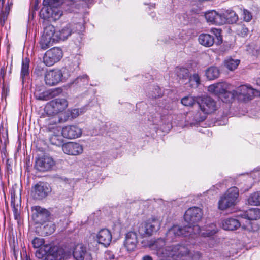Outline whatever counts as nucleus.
I'll return each instance as SVG.
<instances>
[{
  "label": "nucleus",
  "instance_id": "1",
  "mask_svg": "<svg viewBox=\"0 0 260 260\" xmlns=\"http://www.w3.org/2000/svg\"><path fill=\"white\" fill-rule=\"evenodd\" d=\"M217 232V229L214 224H211L207 228L206 232H202L200 226L194 224H189L181 228L178 225H174L166 233V240L167 242H171L181 236H192L201 234L204 237H210Z\"/></svg>",
  "mask_w": 260,
  "mask_h": 260
},
{
  "label": "nucleus",
  "instance_id": "2",
  "mask_svg": "<svg viewBox=\"0 0 260 260\" xmlns=\"http://www.w3.org/2000/svg\"><path fill=\"white\" fill-rule=\"evenodd\" d=\"M165 243L164 239L159 238L151 246L153 248L156 249V254L158 256L168 258H173L174 256L179 257L186 255L189 253L186 247L180 245L164 247Z\"/></svg>",
  "mask_w": 260,
  "mask_h": 260
},
{
  "label": "nucleus",
  "instance_id": "3",
  "mask_svg": "<svg viewBox=\"0 0 260 260\" xmlns=\"http://www.w3.org/2000/svg\"><path fill=\"white\" fill-rule=\"evenodd\" d=\"M46 255L44 260H75L70 252L65 251L58 247L45 246L38 253L39 257Z\"/></svg>",
  "mask_w": 260,
  "mask_h": 260
},
{
  "label": "nucleus",
  "instance_id": "4",
  "mask_svg": "<svg viewBox=\"0 0 260 260\" xmlns=\"http://www.w3.org/2000/svg\"><path fill=\"white\" fill-rule=\"evenodd\" d=\"M76 1L77 0H43V5L52 9L51 16L55 20H57L62 15V12L58 9L57 7L61 6L65 8L66 6H72Z\"/></svg>",
  "mask_w": 260,
  "mask_h": 260
},
{
  "label": "nucleus",
  "instance_id": "5",
  "mask_svg": "<svg viewBox=\"0 0 260 260\" xmlns=\"http://www.w3.org/2000/svg\"><path fill=\"white\" fill-rule=\"evenodd\" d=\"M235 92L236 98L242 102H248L255 96H260V91L247 85L239 86L235 90Z\"/></svg>",
  "mask_w": 260,
  "mask_h": 260
},
{
  "label": "nucleus",
  "instance_id": "6",
  "mask_svg": "<svg viewBox=\"0 0 260 260\" xmlns=\"http://www.w3.org/2000/svg\"><path fill=\"white\" fill-rule=\"evenodd\" d=\"M45 119L46 127L48 132L59 133L60 128L58 126L60 123L64 122L69 118V113H62L60 115L51 114Z\"/></svg>",
  "mask_w": 260,
  "mask_h": 260
},
{
  "label": "nucleus",
  "instance_id": "7",
  "mask_svg": "<svg viewBox=\"0 0 260 260\" xmlns=\"http://www.w3.org/2000/svg\"><path fill=\"white\" fill-rule=\"evenodd\" d=\"M68 103L64 98H57L48 103L45 111L48 115L57 114L64 111L68 107Z\"/></svg>",
  "mask_w": 260,
  "mask_h": 260
},
{
  "label": "nucleus",
  "instance_id": "8",
  "mask_svg": "<svg viewBox=\"0 0 260 260\" xmlns=\"http://www.w3.org/2000/svg\"><path fill=\"white\" fill-rule=\"evenodd\" d=\"M161 223L159 219L155 217L149 219L139 228L140 234L150 236L157 232L160 228Z\"/></svg>",
  "mask_w": 260,
  "mask_h": 260
},
{
  "label": "nucleus",
  "instance_id": "9",
  "mask_svg": "<svg viewBox=\"0 0 260 260\" xmlns=\"http://www.w3.org/2000/svg\"><path fill=\"white\" fill-rule=\"evenodd\" d=\"M51 188L49 185L44 182H39L31 188V196L37 200H41L48 196Z\"/></svg>",
  "mask_w": 260,
  "mask_h": 260
},
{
  "label": "nucleus",
  "instance_id": "10",
  "mask_svg": "<svg viewBox=\"0 0 260 260\" xmlns=\"http://www.w3.org/2000/svg\"><path fill=\"white\" fill-rule=\"evenodd\" d=\"M62 50L58 47L52 48L47 51L43 56V62L50 67L59 61L62 57Z\"/></svg>",
  "mask_w": 260,
  "mask_h": 260
},
{
  "label": "nucleus",
  "instance_id": "11",
  "mask_svg": "<svg viewBox=\"0 0 260 260\" xmlns=\"http://www.w3.org/2000/svg\"><path fill=\"white\" fill-rule=\"evenodd\" d=\"M55 165L53 158L48 155H43L36 159L35 168L40 172L48 171Z\"/></svg>",
  "mask_w": 260,
  "mask_h": 260
},
{
  "label": "nucleus",
  "instance_id": "12",
  "mask_svg": "<svg viewBox=\"0 0 260 260\" xmlns=\"http://www.w3.org/2000/svg\"><path fill=\"white\" fill-rule=\"evenodd\" d=\"M202 212L200 208L193 207L189 208L185 213L184 218L189 224H194L199 221L202 217Z\"/></svg>",
  "mask_w": 260,
  "mask_h": 260
},
{
  "label": "nucleus",
  "instance_id": "13",
  "mask_svg": "<svg viewBox=\"0 0 260 260\" xmlns=\"http://www.w3.org/2000/svg\"><path fill=\"white\" fill-rule=\"evenodd\" d=\"M220 15L221 19H219V23H221V25L226 23L233 24L236 23L238 19V15L232 9H221Z\"/></svg>",
  "mask_w": 260,
  "mask_h": 260
},
{
  "label": "nucleus",
  "instance_id": "14",
  "mask_svg": "<svg viewBox=\"0 0 260 260\" xmlns=\"http://www.w3.org/2000/svg\"><path fill=\"white\" fill-rule=\"evenodd\" d=\"M62 75L61 70H53L46 72L44 80L45 83L49 86H54L62 81Z\"/></svg>",
  "mask_w": 260,
  "mask_h": 260
},
{
  "label": "nucleus",
  "instance_id": "15",
  "mask_svg": "<svg viewBox=\"0 0 260 260\" xmlns=\"http://www.w3.org/2000/svg\"><path fill=\"white\" fill-rule=\"evenodd\" d=\"M199 105L201 111L206 114H210L217 109L216 102L209 96L202 98Z\"/></svg>",
  "mask_w": 260,
  "mask_h": 260
},
{
  "label": "nucleus",
  "instance_id": "16",
  "mask_svg": "<svg viewBox=\"0 0 260 260\" xmlns=\"http://www.w3.org/2000/svg\"><path fill=\"white\" fill-rule=\"evenodd\" d=\"M63 152L70 155H78L83 151V147L78 143L69 142L64 143L62 146Z\"/></svg>",
  "mask_w": 260,
  "mask_h": 260
},
{
  "label": "nucleus",
  "instance_id": "17",
  "mask_svg": "<svg viewBox=\"0 0 260 260\" xmlns=\"http://www.w3.org/2000/svg\"><path fill=\"white\" fill-rule=\"evenodd\" d=\"M72 255L76 260H92L90 254L87 252L86 247L82 244L75 245Z\"/></svg>",
  "mask_w": 260,
  "mask_h": 260
},
{
  "label": "nucleus",
  "instance_id": "18",
  "mask_svg": "<svg viewBox=\"0 0 260 260\" xmlns=\"http://www.w3.org/2000/svg\"><path fill=\"white\" fill-rule=\"evenodd\" d=\"M61 92L62 90L59 88L49 89L41 92L36 90L34 96L37 100L48 101L59 95Z\"/></svg>",
  "mask_w": 260,
  "mask_h": 260
},
{
  "label": "nucleus",
  "instance_id": "19",
  "mask_svg": "<svg viewBox=\"0 0 260 260\" xmlns=\"http://www.w3.org/2000/svg\"><path fill=\"white\" fill-rule=\"evenodd\" d=\"M61 134L64 138L75 139L81 136L82 130L76 125H67L62 128Z\"/></svg>",
  "mask_w": 260,
  "mask_h": 260
},
{
  "label": "nucleus",
  "instance_id": "20",
  "mask_svg": "<svg viewBox=\"0 0 260 260\" xmlns=\"http://www.w3.org/2000/svg\"><path fill=\"white\" fill-rule=\"evenodd\" d=\"M97 240L100 244L107 247L109 246L112 240V234L107 229L101 230L96 236Z\"/></svg>",
  "mask_w": 260,
  "mask_h": 260
},
{
  "label": "nucleus",
  "instance_id": "21",
  "mask_svg": "<svg viewBox=\"0 0 260 260\" xmlns=\"http://www.w3.org/2000/svg\"><path fill=\"white\" fill-rule=\"evenodd\" d=\"M73 25L71 23H69L66 26L56 31L55 39L56 41L60 40L64 41L70 36L73 32L74 28H72Z\"/></svg>",
  "mask_w": 260,
  "mask_h": 260
},
{
  "label": "nucleus",
  "instance_id": "22",
  "mask_svg": "<svg viewBox=\"0 0 260 260\" xmlns=\"http://www.w3.org/2000/svg\"><path fill=\"white\" fill-rule=\"evenodd\" d=\"M137 243V237L136 233L129 232L125 236L124 245L127 251H132L136 247Z\"/></svg>",
  "mask_w": 260,
  "mask_h": 260
},
{
  "label": "nucleus",
  "instance_id": "23",
  "mask_svg": "<svg viewBox=\"0 0 260 260\" xmlns=\"http://www.w3.org/2000/svg\"><path fill=\"white\" fill-rule=\"evenodd\" d=\"M240 226V221L235 218H229L222 221V226L225 230H235Z\"/></svg>",
  "mask_w": 260,
  "mask_h": 260
},
{
  "label": "nucleus",
  "instance_id": "24",
  "mask_svg": "<svg viewBox=\"0 0 260 260\" xmlns=\"http://www.w3.org/2000/svg\"><path fill=\"white\" fill-rule=\"evenodd\" d=\"M205 16L208 22L216 25H221V23L219 21V19H221L220 10L218 12L215 10L208 12L205 13Z\"/></svg>",
  "mask_w": 260,
  "mask_h": 260
},
{
  "label": "nucleus",
  "instance_id": "25",
  "mask_svg": "<svg viewBox=\"0 0 260 260\" xmlns=\"http://www.w3.org/2000/svg\"><path fill=\"white\" fill-rule=\"evenodd\" d=\"M11 205L13 208L14 218L18 220L20 219V205L19 204L20 200L18 199L16 200L14 192H11Z\"/></svg>",
  "mask_w": 260,
  "mask_h": 260
},
{
  "label": "nucleus",
  "instance_id": "26",
  "mask_svg": "<svg viewBox=\"0 0 260 260\" xmlns=\"http://www.w3.org/2000/svg\"><path fill=\"white\" fill-rule=\"evenodd\" d=\"M242 217L249 220H257L260 218V209L257 208H252L244 212Z\"/></svg>",
  "mask_w": 260,
  "mask_h": 260
},
{
  "label": "nucleus",
  "instance_id": "27",
  "mask_svg": "<svg viewBox=\"0 0 260 260\" xmlns=\"http://www.w3.org/2000/svg\"><path fill=\"white\" fill-rule=\"evenodd\" d=\"M206 117V114L203 112L198 111L189 117L187 121H190L191 126L198 125L200 122L203 121Z\"/></svg>",
  "mask_w": 260,
  "mask_h": 260
},
{
  "label": "nucleus",
  "instance_id": "28",
  "mask_svg": "<svg viewBox=\"0 0 260 260\" xmlns=\"http://www.w3.org/2000/svg\"><path fill=\"white\" fill-rule=\"evenodd\" d=\"M198 40L199 43L205 47H210L214 43L213 37L207 34H201L199 37Z\"/></svg>",
  "mask_w": 260,
  "mask_h": 260
},
{
  "label": "nucleus",
  "instance_id": "29",
  "mask_svg": "<svg viewBox=\"0 0 260 260\" xmlns=\"http://www.w3.org/2000/svg\"><path fill=\"white\" fill-rule=\"evenodd\" d=\"M32 244L33 245V247L35 248H39L38 250H37V251L36 252V255L39 258H41L43 257H39L38 256V253L39 252H40V250L45 246L49 245L51 247H55V246H52V245H51L50 244H44V239H43L42 238H38V237H36L35 238H34L33 239V240L32 241Z\"/></svg>",
  "mask_w": 260,
  "mask_h": 260
},
{
  "label": "nucleus",
  "instance_id": "30",
  "mask_svg": "<svg viewBox=\"0 0 260 260\" xmlns=\"http://www.w3.org/2000/svg\"><path fill=\"white\" fill-rule=\"evenodd\" d=\"M233 199H229L225 194L222 196L218 202V207L220 210H224L228 208L235 205V203L233 202Z\"/></svg>",
  "mask_w": 260,
  "mask_h": 260
},
{
  "label": "nucleus",
  "instance_id": "31",
  "mask_svg": "<svg viewBox=\"0 0 260 260\" xmlns=\"http://www.w3.org/2000/svg\"><path fill=\"white\" fill-rule=\"evenodd\" d=\"M205 74L209 80H214L219 77L220 71L217 67L212 66L206 70Z\"/></svg>",
  "mask_w": 260,
  "mask_h": 260
},
{
  "label": "nucleus",
  "instance_id": "32",
  "mask_svg": "<svg viewBox=\"0 0 260 260\" xmlns=\"http://www.w3.org/2000/svg\"><path fill=\"white\" fill-rule=\"evenodd\" d=\"M55 41H56L55 38L52 39L42 35L40 41V46L41 49L46 50L52 45Z\"/></svg>",
  "mask_w": 260,
  "mask_h": 260
},
{
  "label": "nucleus",
  "instance_id": "33",
  "mask_svg": "<svg viewBox=\"0 0 260 260\" xmlns=\"http://www.w3.org/2000/svg\"><path fill=\"white\" fill-rule=\"evenodd\" d=\"M219 98L224 103H231L236 98L235 90L229 91L226 90L219 95Z\"/></svg>",
  "mask_w": 260,
  "mask_h": 260
},
{
  "label": "nucleus",
  "instance_id": "34",
  "mask_svg": "<svg viewBox=\"0 0 260 260\" xmlns=\"http://www.w3.org/2000/svg\"><path fill=\"white\" fill-rule=\"evenodd\" d=\"M240 62L239 59H234L230 57L224 60V65L228 70L233 71L237 68Z\"/></svg>",
  "mask_w": 260,
  "mask_h": 260
},
{
  "label": "nucleus",
  "instance_id": "35",
  "mask_svg": "<svg viewBox=\"0 0 260 260\" xmlns=\"http://www.w3.org/2000/svg\"><path fill=\"white\" fill-rule=\"evenodd\" d=\"M229 199H233V202L236 203L239 196V189L236 187H232L229 188L224 194Z\"/></svg>",
  "mask_w": 260,
  "mask_h": 260
},
{
  "label": "nucleus",
  "instance_id": "36",
  "mask_svg": "<svg viewBox=\"0 0 260 260\" xmlns=\"http://www.w3.org/2000/svg\"><path fill=\"white\" fill-rule=\"evenodd\" d=\"M247 202L249 205L257 206L260 205V191L252 193L248 198Z\"/></svg>",
  "mask_w": 260,
  "mask_h": 260
},
{
  "label": "nucleus",
  "instance_id": "37",
  "mask_svg": "<svg viewBox=\"0 0 260 260\" xmlns=\"http://www.w3.org/2000/svg\"><path fill=\"white\" fill-rule=\"evenodd\" d=\"M29 60L27 58L22 60L21 71V78L23 82L24 77L29 74Z\"/></svg>",
  "mask_w": 260,
  "mask_h": 260
},
{
  "label": "nucleus",
  "instance_id": "38",
  "mask_svg": "<svg viewBox=\"0 0 260 260\" xmlns=\"http://www.w3.org/2000/svg\"><path fill=\"white\" fill-rule=\"evenodd\" d=\"M175 73L180 79H186L189 77L188 70L184 68H176Z\"/></svg>",
  "mask_w": 260,
  "mask_h": 260
},
{
  "label": "nucleus",
  "instance_id": "39",
  "mask_svg": "<svg viewBox=\"0 0 260 260\" xmlns=\"http://www.w3.org/2000/svg\"><path fill=\"white\" fill-rule=\"evenodd\" d=\"M53 133L49 137V141L52 145L56 146H60L62 144V139L59 135V133Z\"/></svg>",
  "mask_w": 260,
  "mask_h": 260
},
{
  "label": "nucleus",
  "instance_id": "40",
  "mask_svg": "<svg viewBox=\"0 0 260 260\" xmlns=\"http://www.w3.org/2000/svg\"><path fill=\"white\" fill-rule=\"evenodd\" d=\"M56 32L55 27L52 25H49L44 28L43 35L53 39L56 38Z\"/></svg>",
  "mask_w": 260,
  "mask_h": 260
},
{
  "label": "nucleus",
  "instance_id": "41",
  "mask_svg": "<svg viewBox=\"0 0 260 260\" xmlns=\"http://www.w3.org/2000/svg\"><path fill=\"white\" fill-rule=\"evenodd\" d=\"M236 32L239 36L245 37L248 35L249 30L244 24H239L237 25Z\"/></svg>",
  "mask_w": 260,
  "mask_h": 260
},
{
  "label": "nucleus",
  "instance_id": "42",
  "mask_svg": "<svg viewBox=\"0 0 260 260\" xmlns=\"http://www.w3.org/2000/svg\"><path fill=\"white\" fill-rule=\"evenodd\" d=\"M89 78L86 75H83L81 76L77 77L73 83L79 85L80 86L87 85L88 83Z\"/></svg>",
  "mask_w": 260,
  "mask_h": 260
},
{
  "label": "nucleus",
  "instance_id": "43",
  "mask_svg": "<svg viewBox=\"0 0 260 260\" xmlns=\"http://www.w3.org/2000/svg\"><path fill=\"white\" fill-rule=\"evenodd\" d=\"M196 102L195 98L191 96H187L181 99V103L185 106H192Z\"/></svg>",
  "mask_w": 260,
  "mask_h": 260
},
{
  "label": "nucleus",
  "instance_id": "44",
  "mask_svg": "<svg viewBox=\"0 0 260 260\" xmlns=\"http://www.w3.org/2000/svg\"><path fill=\"white\" fill-rule=\"evenodd\" d=\"M228 84L225 83H216L217 95L219 97L220 94L223 93L227 89Z\"/></svg>",
  "mask_w": 260,
  "mask_h": 260
},
{
  "label": "nucleus",
  "instance_id": "45",
  "mask_svg": "<svg viewBox=\"0 0 260 260\" xmlns=\"http://www.w3.org/2000/svg\"><path fill=\"white\" fill-rule=\"evenodd\" d=\"M55 226L52 223H48L43 227V232L46 235H51L55 231Z\"/></svg>",
  "mask_w": 260,
  "mask_h": 260
},
{
  "label": "nucleus",
  "instance_id": "46",
  "mask_svg": "<svg viewBox=\"0 0 260 260\" xmlns=\"http://www.w3.org/2000/svg\"><path fill=\"white\" fill-rule=\"evenodd\" d=\"M243 20L246 22H249L252 18V15L251 13L247 9H244L243 10Z\"/></svg>",
  "mask_w": 260,
  "mask_h": 260
},
{
  "label": "nucleus",
  "instance_id": "47",
  "mask_svg": "<svg viewBox=\"0 0 260 260\" xmlns=\"http://www.w3.org/2000/svg\"><path fill=\"white\" fill-rule=\"evenodd\" d=\"M189 81L192 85L194 83V85L197 87L200 83V79L199 75L197 74H193L192 76L190 77Z\"/></svg>",
  "mask_w": 260,
  "mask_h": 260
},
{
  "label": "nucleus",
  "instance_id": "48",
  "mask_svg": "<svg viewBox=\"0 0 260 260\" xmlns=\"http://www.w3.org/2000/svg\"><path fill=\"white\" fill-rule=\"evenodd\" d=\"M73 25L72 28H74L73 32L78 31L79 32H82L84 29V26L82 22H78L76 24H72Z\"/></svg>",
  "mask_w": 260,
  "mask_h": 260
},
{
  "label": "nucleus",
  "instance_id": "49",
  "mask_svg": "<svg viewBox=\"0 0 260 260\" xmlns=\"http://www.w3.org/2000/svg\"><path fill=\"white\" fill-rule=\"evenodd\" d=\"M83 113V111L79 109H74L70 112V116L72 118H75Z\"/></svg>",
  "mask_w": 260,
  "mask_h": 260
},
{
  "label": "nucleus",
  "instance_id": "50",
  "mask_svg": "<svg viewBox=\"0 0 260 260\" xmlns=\"http://www.w3.org/2000/svg\"><path fill=\"white\" fill-rule=\"evenodd\" d=\"M9 92V88L8 86H6V85L4 83L3 84L2 87V99H6L7 96L8 95Z\"/></svg>",
  "mask_w": 260,
  "mask_h": 260
},
{
  "label": "nucleus",
  "instance_id": "51",
  "mask_svg": "<svg viewBox=\"0 0 260 260\" xmlns=\"http://www.w3.org/2000/svg\"><path fill=\"white\" fill-rule=\"evenodd\" d=\"M6 73V69L4 66H2L0 70V82L3 84L5 83V76Z\"/></svg>",
  "mask_w": 260,
  "mask_h": 260
},
{
  "label": "nucleus",
  "instance_id": "52",
  "mask_svg": "<svg viewBox=\"0 0 260 260\" xmlns=\"http://www.w3.org/2000/svg\"><path fill=\"white\" fill-rule=\"evenodd\" d=\"M61 72L62 75V81L67 80L68 78L71 76L70 72L67 68L62 69Z\"/></svg>",
  "mask_w": 260,
  "mask_h": 260
},
{
  "label": "nucleus",
  "instance_id": "53",
  "mask_svg": "<svg viewBox=\"0 0 260 260\" xmlns=\"http://www.w3.org/2000/svg\"><path fill=\"white\" fill-rule=\"evenodd\" d=\"M9 15L1 12L0 13V24L1 26H4L5 24L6 21L7 20L8 16Z\"/></svg>",
  "mask_w": 260,
  "mask_h": 260
},
{
  "label": "nucleus",
  "instance_id": "54",
  "mask_svg": "<svg viewBox=\"0 0 260 260\" xmlns=\"http://www.w3.org/2000/svg\"><path fill=\"white\" fill-rule=\"evenodd\" d=\"M208 90L209 92L217 95L216 83L209 86L208 87Z\"/></svg>",
  "mask_w": 260,
  "mask_h": 260
},
{
  "label": "nucleus",
  "instance_id": "55",
  "mask_svg": "<svg viewBox=\"0 0 260 260\" xmlns=\"http://www.w3.org/2000/svg\"><path fill=\"white\" fill-rule=\"evenodd\" d=\"M105 254H106L105 255L106 258L108 260H112L114 258V255L113 254V253L111 251H108L105 253Z\"/></svg>",
  "mask_w": 260,
  "mask_h": 260
},
{
  "label": "nucleus",
  "instance_id": "56",
  "mask_svg": "<svg viewBox=\"0 0 260 260\" xmlns=\"http://www.w3.org/2000/svg\"><path fill=\"white\" fill-rule=\"evenodd\" d=\"M35 210L38 212L39 215H41L42 214L45 213L47 211L45 209H42L39 206L35 207Z\"/></svg>",
  "mask_w": 260,
  "mask_h": 260
},
{
  "label": "nucleus",
  "instance_id": "57",
  "mask_svg": "<svg viewBox=\"0 0 260 260\" xmlns=\"http://www.w3.org/2000/svg\"><path fill=\"white\" fill-rule=\"evenodd\" d=\"M11 5H11L8 4L7 6H6L5 7L4 10H1V12H2L4 13L9 15L10 11Z\"/></svg>",
  "mask_w": 260,
  "mask_h": 260
},
{
  "label": "nucleus",
  "instance_id": "58",
  "mask_svg": "<svg viewBox=\"0 0 260 260\" xmlns=\"http://www.w3.org/2000/svg\"><path fill=\"white\" fill-rule=\"evenodd\" d=\"M212 31L216 35V36L218 39H219V38H220V32H221L220 30L215 28V29H212Z\"/></svg>",
  "mask_w": 260,
  "mask_h": 260
},
{
  "label": "nucleus",
  "instance_id": "59",
  "mask_svg": "<svg viewBox=\"0 0 260 260\" xmlns=\"http://www.w3.org/2000/svg\"><path fill=\"white\" fill-rule=\"evenodd\" d=\"M142 260H153L152 258L149 255H145L143 257Z\"/></svg>",
  "mask_w": 260,
  "mask_h": 260
},
{
  "label": "nucleus",
  "instance_id": "60",
  "mask_svg": "<svg viewBox=\"0 0 260 260\" xmlns=\"http://www.w3.org/2000/svg\"><path fill=\"white\" fill-rule=\"evenodd\" d=\"M242 228L250 231L251 230V226L250 225L247 226H242Z\"/></svg>",
  "mask_w": 260,
  "mask_h": 260
},
{
  "label": "nucleus",
  "instance_id": "61",
  "mask_svg": "<svg viewBox=\"0 0 260 260\" xmlns=\"http://www.w3.org/2000/svg\"><path fill=\"white\" fill-rule=\"evenodd\" d=\"M5 3V0H0V7L3 9Z\"/></svg>",
  "mask_w": 260,
  "mask_h": 260
},
{
  "label": "nucleus",
  "instance_id": "62",
  "mask_svg": "<svg viewBox=\"0 0 260 260\" xmlns=\"http://www.w3.org/2000/svg\"><path fill=\"white\" fill-rule=\"evenodd\" d=\"M256 84L260 86V77L256 80Z\"/></svg>",
  "mask_w": 260,
  "mask_h": 260
},
{
  "label": "nucleus",
  "instance_id": "63",
  "mask_svg": "<svg viewBox=\"0 0 260 260\" xmlns=\"http://www.w3.org/2000/svg\"><path fill=\"white\" fill-rule=\"evenodd\" d=\"M150 6H151V7H152V8H154V7H155V4H152V5H151Z\"/></svg>",
  "mask_w": 260,
  "mask_h": 260
}]
</instances>
